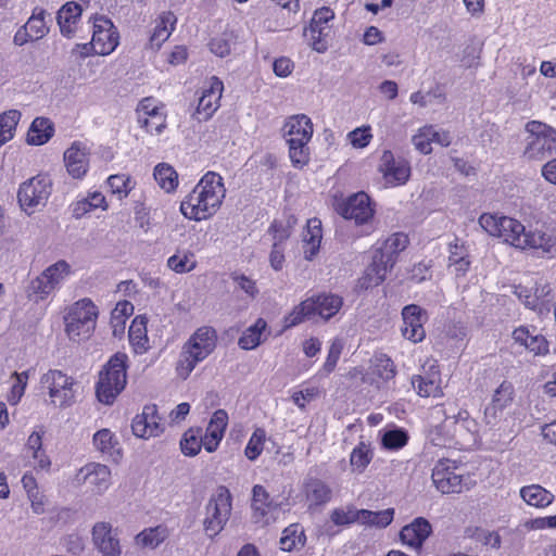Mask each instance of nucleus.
Instances as JSON below:
<instances>
[{
  "mask_svg": "<svg viewBox=\"0 0 556 556\" xmlns=\"http://www.w3.org/2000/svg\"><path fill=\"white\" fill-rule=\"evenodd\" d=\"M92 542L103 556H119L122 553L117 530L109 522H97L92 528Z\"/></svg>",
  "mask_w": 556,
  "mask_h": 556,
  "instance_id": "obj_14",
  "label": "nucleus"
},
{
  "mask_svg": "<svg viewBox=\"0 0 556 556\" xmlns=\"http://www.w3.org/2000/svg\"><path fill=\"white\" fill-rule=\"evenodd\" d=\"M87 470L85 480L88 484L93 485L96 492L102 493L109 488L111 470L102 464H90L85 468Z\"/></svg>",
  "mask_w": 556,
  "mask_h": 556,
  "instance_id": "obj_31",
  "label": "nucleus"
},
{
  "mask_svg": "<svg viewBox=\"0 0 556 556\" xmlns=\"http://www.w3.org/2000/svg\"><path fill=\"white\" fill-rule=\"evenodd\" d=\"M92 41L98 46L97 54L108 55L118 45V33L110 18L97 15L93 18Z\"/></svg>",
  "mask_w": 556,
  "mask_h": 556,
  "instance_id": "obj_12",
  "label": "nucleus"
},
{
  "mask_svg": "<svg viewBox=\"0 0 556 556\" xmlns=\"http://www.w3.org/2000/svg\"><path fill=\"white\" fill-rule=\"evenodd\" d=\"M332 522L337 526H345L352 522H359V509L354 507H348V509L336 508L332 510L330 516Z\"/></svg>",
  "mask_w": 556,
  "mask_h": 556,
  "instance_id": "obj_55",
  "label": "nucleus"
},
{
  "mask_svg": "<svg viewBox=\"0 0 556 556\" xmlns=\"http://www.w3.org/2000/svg\"><path fill=\"white\" fill-rule=\"evenodd\" d=\"M153 175L160 187L166 192L175 190L178 185V175L168 164L156 165Z\"/></svg>",
  "mask_w": 556,
  "mask_h": 556,
  "instance_id": "obj_40",
  "label": "nucleus"
},
{
  "mask_svg": "<svg viewBox=\"0 0 556 556\" xmlns=\"http://www.w3.org/2000/svg\"><path fill=\"white\" fill-rule=\"evenodd\" d=\"M89 151L81 142H74L64 152V163L67 173L74 179L83 178L89 168Z\"/></svg>",
  "mask_w": 556,
  "mask_h": 556,
  "instance_id": "obj_17",
  "label": "nucleus"
},
{
  "mask_svg": "<svg viewBox=\"0 0 556 556\" xmlns=\"http://www.w3.org/2000/svg\"><path fill=\"white\" fill-rule=\"evenodd\" d=\"M138 122L152 135H160L166 127L165 116L160 113L151 117L139 115Z\"/></svg>",
  "mask_w": 556,
  "mask_h": 556,
  "instance_id": "obj_59",
  "label": "nucleus"
},
{
  "mask_svg": "<svg viewBox=\"0 0 556 556\" xmlns=\"http://www.w3.org/2000/svg\"><path fill=\"white\" fill-rule=\"evenodd\" d=\"M43 274L47 275L55 288L60 281L70 274V265L65 261H59L49 266Z\"/></svg>",
  "mask_w": 556,
  "mask_h": 556,
  "instance_id": "obj_58",
  "label": "nucleus"
},
{
  "mask_svg": "<svg viewBox=\"0 0 556 556\" xmlns=\"http://www.w3.org/2000/svg\"><path fill=\"white\" fill-rule=\"evenodd\" d=\"M127 355L114 354L99 374L96 395L102 404L111 405L127 383Z\"/></svg>",
  "mask_w": 556,
  "mask_h": 556,
  "instance_id": "obj_2",
  "label": "nucleus"
},
{
  "mask_svg": "<svg viewBox=\"0 0 556 556\" xmlns=\"http://www.w3.org/2000/svg\"><path fill=\"white\" fill-rule=\"evenodd\" d=\"M202 446L203 440L201 428H190L185 432L180 441V448L186 456H195L201 451Z\"/></svg>",
  "mask_w": 556,
  "mask_h": 556,
  "instance_id": "obj_43",
  "label": "nucleus"
},
{
  "mask_svg": "<svg viewBox=\"0 0 556 556\" xmlns=\"http://www.w3.org/2000/svg\"><path fill=\"white\" fill-rule=\"evenodd\" d=\"M402 334L405 339L417 343L425 339L424 324L427 320V312L416 304L406 305L402 309Z\"/></svg>",
  "mask_w": 556,
  "mask_h": 556,
  "instance_id": "obj_13",
  "label": "nucleus"
},
{
  "mask_svg": "<svg viewBox=\"0 0 556 556\" xmlns=\"http://www.w3.org/2000/svg\"><path fill=\"white\" fill-rule=\"evenodd\" d=\"M264 438L265 433L262 429H257L253 432L244 451L245 456L250 460H254L261 455L264 445Z\"/></svg>",
  "mask_w": 556,
  "mask_h": 556,
  "instance_id": "obj_56",
  "label": "nucleus"
},
{
  "mask_svg": "<svg viewBox=\"0 0 556 556\" xmlns=\"http://www.w3.org/2000/svg\"><path fill=\"white\" fill-rule=\"evenodd\" d=\"M271 502L269 500L268 492L262 485H254L253 488V497H252V507L260 511L262 516L266 514V508H269Z\"/></svg>",
  "mask_w": 556,
  "mask_h": 556,
  "instance_id": "obj_57",
  "label": "nucleus"
},
{
  "mask_svg": "<svg viewBox=\"0 0 556 556\" xmlns=\"http://www.w3.org/2000/svg\"><path fill=\"white\" fill-rule=\"evenodd\" d=\"M202 361L204 359L200 358L197 353H193L185 346L176 367L178 376L182 379H187L195 365Z\"/></svg>",
  "mask_w": 556,
  "mask_h": 556,
  "instance_id": "obj_48",
  "label": "nucleus"
},
{
  "mask_svg": "<svg viewBox=\"0 0 556 556\" xmlns=\"http://www.w3.org/2000/svg\"><path fill=\"white\" fill-rule=\"evenodd\" d=\"M527 146L525 156L529 160L542 161L556 153V130L540 121L526 124Z\"/></svg>",
  "mask_w": 556,
  "mask_h": 556,
  "instance_id": "obj_4",
  "label": "nucleus"
},
{
  "mask_svg": "<svg viewBox=\"0 0 556 556\" xmlns=\"http://www.w3.org/2000/svg\"><path fill=\"white\" fill-rule=\"evenodd\" d=\"M431 532L432 527L430 522L422 517H418L402 528L400 539L404 544L420 548Z\"/></svg>",
  "mask_w": 556,
  "mask_h": 556,
  "instance_id": "obj_19",
  "label": "nucleus"
},
{
  "mask_svg": "<svg viewBox=\"0 0 556 556\" xmlns=\"http://www.w3.org/2000/svg\"><path fill=\"white\" fill-rule=\"evenodd\" d=\"M334 17L333 11L328 7H323L314 12L309 26L304 29V36L312 42V48L317 52H324L327 49L323 37L330 31L329 22Z\"/></svg>",
  "mask_w": 556,
  "mask_h": 556,
  "instance_id": "obj_10",
  "label": "nucleus"
},
{
  "mask_svg": "<svg viewBox=\"0 0 556 556\" xmlns=\"http://www.w3.org/2000/svg\"><path fill=\"white\" fill-rule=\"evenodd\" d=\"M93 444L98 451L112 455L117 442L109 429H101L94 433Z\"/></svg>",
  "mask_w": 556,
  "mask_h": 556,
  "instance_id": "obj_53",
  "label": "nucleus"
},
{
  "mask_svg": "<svg viewBox=\"0 0 556 556\" xmlns=\"http://www.w3.org/2000/svg\"><path fill=\"white\" fill-rule=\"evenodd\" d=\"M54 127L52 122L46 117H36L28 130L27 142L33 146H41L53 136Z\"/></svg>",
  "mask_w": 556,
  "mask_h": 556,
  "instance_id": "obj_29",
  "label": "nucleus"
},
{
  "mask_svg": "<svg viewBox=\"0 0 556 556\" xmlns=\"http://www.w3.org/2000/svg\"><path fill=\"white\" fill-rule=\"evenodd\" d=\"M555 245L553 238L542 231H526L517 239L516 248L519 249H541L543 252L548 253Z\"/></svg>",
  "mask_w": 556,
  "mask_h": 556,
  "instance_id": "obj_28",
  "label": "nucleus"
},
{
  "mask_svg": "<svg viewBox=\"0 0 556 556\" xmlns=\"http://www.w3.org/2000/svg\"><path fill=\"white\" fill-rule=\"evenodd\" d=\"M521 498L531 506L543 508L551 505L554 494L540 484H531L520 489Z\"/></svg>",
  "mask_w": 556,
  "mask_h": 556,
  "instance_id": "obj_30",
  "label": "nucleus"
},
{
  "mask_svg": "<svg viewBox=\"0 0 556 556\" xmlns=\"http://www.w3.org/2000/svg\"><path fill=\"white\" fill-rule=\"evenodd\" d=\"M134 313V305L128 301H121L116 304L112 312V323L116 321V326L125 324V318Z\"/></svg>",
  "mask_w": 556,
  "mask_h": 556,
  "instance_id": "obj_64",
  "label": "nucleus"
},
{
  "mask_svg": "<svg viewBox=\"0 0 556 556\" xmlns=\"http://www.w3.org/2000/svg\"><path fill=\"white\" fill-rule=\"evenodd\" d=\"M380 169L390 182L404 184L409 177V166L404 161H395L391 151H384Z\"/></svg>",
  "mask_w": 556,
  "mask_h": 556,
  "instance_id": "obj_23",
  "label": "nucleus"
},
{
  "mask_svg": "<svg viewBox=\"0 0 556 556\" xmlns=\"http://www.w3.org/2000/svg\"><path fill=\"white\" fill-rule=\"evenodd\" d=\"M498 230V238H502L505 242L516 247L517 239H519L523 232L525 226L511 217L501 216Z\"/></svg>",
  "mask_w": 556,
  "mask_h": 556,
  "instance_id": "obj_35",
  "label": "nucleus"
},
{
  "mask_svg": "<svg viewBox=\"0 0 556 556\" xmlns=\"http://www.w3.org/2000/svg\"><path fill=\"white\" fill-rule=\"evenodd\" d=\"M477 424L469 417L467 410H460L456 416L446 417L443 422L431 431V440L435 445L469 443L475 439Z\"/></svg>",
  "mask_w": 556,
  "mask_h": 556,
  "instance_id": "obj_3",
  "label": "nucleus"
},
{
  "mask_svg": "<svg viewBox=\"0 0 556 556\" xmlns=\"http://www.w3.org/2000/svg\"><path fill=\"white\" fill-rule=\"evenodd\" d=\"M372 459V451L365 442L354 447L350 456V464L354 471L363 472Z\"/></svg>",
  "mask_w": 556,
  "mask_h": 556,
  "instance_id": "obj_44",
  "label": "nucleus"
},
{
  "mask_svg": "<svg viewBox=\"0 0 556 556\" xmlns=\"http://www.w3.org/2000/svg\"><path fill=\"white\" fill-rule=\"evenodd\" d=\"M467 480L443 463H439L432 470V481L443 494L460 493L464 488L468 489Z\"/></svg>",
  "mask_w": 556,
  "mask_h": 556,
  "instance_id": "obj_16",
  "label": "nucleus"
},
{
  "mask_svg": "<svg viewBox=\"0 0 556 556\" xmlns=\"http://www.w3.org/2000/svg\"><path fill=\"white\" fill-rule=\"evenodd\" d=\"M394 517V509L388 508L380 511H371L368 509H359V523L376 527L386 528L389 526Z\"/></svg>",
  "mask_w": 556,
  "mask_h": 556,
  "instance_id": "obj_37",
  "label": "nucleus"
},
{
  "mask_svg": "<svg viewBox=\"0 0 556 556\" xmlns=\"http://www.w3.org/2000/svg\"><path fill=\"white\" fill-rule=\"evenodd\" d=\"M185 346L205 359L216 346V331L212 327H201Z\"/></svg>",
  "mask_w": 556,
  "mask_h": 556,
  "instance_id": "obj_21",
  "label": "nucleus"
},
{
  "mask_svg": "<svg viewBox=\"0 0 556 556\" xmlns=\"http://www.w3.org/2000/svg\"><path fill=\"white\" fill-rule=\"evenodd\" d=\"M218 99L212 97L211 94L203 91L202 96L199 99L195 114L198 115L199 121L208 119L212 114L216 111L218 106Z\"/></svg>",
  "mask_w": 556,
  "mask_h": 556,
  "instance_id": "obj_52",
  "label": "nucleus"
},
{
  "mask_svg": "<svg viewBox=\"0 0 556 556\" xmlns=\"http://www.w3.org/2000/svg\"><path fill=\"white\" fill-rule=\"evenodd\" d=\"M96 305L87 299L77 302L65 317L66 333L71 340L88 339L96 328Z\"/></svg>",
  "mask_w": 556,
  "mask_h": 556,
  "instance_id": "obj_5",
  "label": "nucleus"
},
{
  "mask_svg": "<svg viewBox=\"0 0 556 556\" xmlns=\"http://www.w3.org/2000/svg\"><path fill=\"white\" fill-rule=\"evenodd\" d=\"M51 193V180L46 176H36L23 182L17 192L21 207L30 214L35 208L45 206Z\"/></svg>",
  "mask_w": 556,
  "mask_h": 556,
  "instance_id": "obj_7",
  "label": "nucleus"
},
{
  "mask_svg": "<svg viewBox=\"0 0 556 556\" xmlns=\"http://www.w3.org/2000/svg\"><path fill=\"white\" fill-rule=\"evenodd\" d=\"M46 14V10L36 8L24 26L26 30L29 29L35 39L42 38L49 30L45 21Z\"/></svg>",
  "mask_w": 556,
  "mask_h": 556,
  "instance_id": "obj_47",
  "label": "nucleus"
},
{
  "mask_svg": "<svg viewBox=\"0 0 556 556\" xmlns=\"http://www.w3.org/2000/svg\"><path fill=\"white\" fill-rule=\"evenodd\" d=\"M177 18L173 12H165L160 16L151 37L150 45L152 48H160L164 41L170 36Z\"/></svg>",
  "mask_w": 556,
  "mask_h": 556,
  "instance_id": "obj_32",
  "label": "nucleus"
},
{
  "mask_svg": "<svg viewBox=\"0 0 556 556\" xmlns=\"http://www.w3.org/2000/svg\"><path fill=\"white\" fill-rule=\"evenodd\" d=\"M513 387L508 382H503L494 392L492 403L505 408L513 400Z\"/></svg>",
  "mask_w": 556,
  "mask_h": 556,
  "instance_id": "obj_62",
  "label": "nucleus"
},
{
  "mask_svg": "<svg viewBox=\"0 0 556 556\" xmlns=\"http://www.w3.org/2000/svg\"><path fill=\"white\" fill-rule=\"evenodd\" d=\"M108 185L113 193L119 194L121 199L127 197L134 187L130 177L126 175H111L108 178Z\"/></svg>",
  "mask_w": 556,
  "mask_h": 556,
  "instance_id": "obj_54",
  "label": "nucleus"
},
{
  "mask_svg": "<svg viewBox=\"0 0 556 556\" xmlns=\"http://www.w3.org/2000/svg\"><path fill=\"white\" fill-rule=\"evenodd\" d=\"M287 142L304 141L309 142L313 136V123L311 118L304 114L290 117L283 126Z\"/></svg>",
  "mask_w": 556,
  "mask_h": 556,
  "instance_id": "obj_20",
  "label": "nucleus"
},
{
  "mask_svg": "<svg viewBox=\"0 0 556 556\" xmlns=\"http://www.w3.org/2000/svg\"><path fill=\"white\" fill-rule=\"evenodd\" d=\"M513 337L516 342L526 346L528 350L534 352L535 354H544L548 351L547 341L545 338L542 336L531 334L530 331L525 327L516 329L513 332Z\"/></svg>",
  "mask_w": 556,
  "mask_h": 556,
  "instance_id": "obj_34",
  "label": "nucleus"
},
{
  "mask_svg": "<svg viewBox=\"0 0 556 556\" xmlns=\"http://www.w3.org/2000/svg\"><path fill=\"white\" fill-rule=\"evenodd\" d=\"M372 372L380 379L389 381L396 375V367L393 361L386 354H376L372 359Z\"/></svg>",
  "mask_w": 556,
  "mask_h": 556,
  "instance_id": "obj_42",
  "label": "nucleus"
},
{
  "mask_svg": "<svg viewBox=\"0 0 556 556\" xmlns=\"http://www.w3.org/2000/svg\"><path fill=\"white\" fill-rule=\"evenodd\" d=\"M321 241V226L317 218L307 222L306 233L304 235V255L312 260L318 252Z\"/></svg>",
  "mask_w": 556,
  "mask_h": 556,
  "instance_id": "obj_33",
  "label": "nucleus"
},
{
  "mask_svg": "<svg viewBox=\"0 0 556 556\" xmlns=\"http://www.w3.org/2000/svg\"><path fill=\"white\" fill-rule=\"evenodd\" d=\"M42 388L48 389L51 402L59 407H68L74 403V379L61 370L50 369L40 379Z\"/></svg>",
  "mask_w": 556,
  "mask_h": 556,
  "instance_id": "obj_8",
  "label": "nucleus"
},
{
  "mask_svg": "<svg viewBox=\"0 0 556 556\" xmlns=\"http://www.w3.org/2000/svg\"><path fill=\"white\" fill-rule=\"evenodd\" d=\"M408 243V237L403 232L390 236L375 252L372 262L362 278V287L367 289L382 283L388 271L395 265L397 255L407 248Z\"/></svg>",
  "mask_w": 556,
  "mask_h": 556,
  "instance_id": "obj_1",
  "label": "nucleus"
},
{
  "mask_svg": "<svg viewBox=\"0 0 556 556\" xmlns=\"http://www.w3.org/2000/svg\"><path fill=\"white\" fill-rule=\"evenodd\" d=\"M336 211L345 219H354L357 225L367 223L374 216L370 198L363 191L338 202Z\"/></svg>",
  "mask_w": 556,
  "mask_h": 556,
  "instance_id": "obj_9",
  "label": "nucleus"
},
{
  "mask_svg": "<svg viewBox=\"0 0 556 556\" xmlns=\"http://www.w3.org/2000/svg\"><path fill=\"white\" fill-rule=\"evenodd\" d=\"M167 266L177 274H184L193 270L197 266V262L192 252L177 251L176 254L167 260Z\"/></svg>",
  "mask_w": 556,
  "mask_h": 556,
  "instance_id": "obj_41",
  "label": "nucleus"
},
{
  "mask_svg": "<svg viewBox=\"0 0 556 556\" xmlns=\"http://www.w3.org/2000/svg\"><path fill=\"white\" fill-rule=\"evenodd\" d=\"M267 324L263 318H258L254 325L250 326L240 337L238 344L243 350H253L262 342V333Z\"/></svg>",
  "mask_w": 556,
  "mask_h": 556,
  "instance_id": "obj_38",
  "label": "nucleus"
},
{
  "mask_svg": "<svg viewBox=\"0 0 556 556\" xmlns=\"http://www.w3.org/2000/svg\"><path fill=\"white\" fill-rule=\"evenodd\" d=\"M303 493L312 506H323L331 501L332 490L321 479L306 477L303 483Z\"/></svg>",
  "mask_w": 556,
  "mask_h": 556,
  "instance_id": "obj_22",
  "label": "nucleus"
},
{
  "mask_svg": "<svg viewBox=\"0 0 556 556\" xmlns=\"http://www.w3.org/2000/svg\"><path fill=\"white\" fill-rule=\"evenodd\" d=\"M146 324L147 321L144 317H136L128 330L129 341L139 350H146V344L148 342Z\"/></svg>",
  "mask_w": 556,
  "mask_h": 556,
  "instance_id": "obj_46",
  "label": "nucleus"
},
{
  "mask_svg": "<svg viewBox=\"0 0 556 556\" xmlns=\"http://www.w3.org/2000/svg\"><path fill=\"white\" fill-rule=\"evenodd\" d=\"M54 289L51 280L43 273L30 282V290L33 293L39 294L40 299L50 294Z\"/></svg>",
  "mask_w": 556,
  "mask_h": 556,
  "instance_id": "obj_63",
  "label": "nucleus"
},
{
  "mask_svg": "<svg viewBox=\"0 0 556 556\" xmlns=\"http://www.w3.org/2000/svg\"><path fill=\"white\" fill-rule=\"evenodd\" d=\"M429 131H431V126H425L412 139L415 148L424 154H429L432 151L429 136L433 137V135Z\"/></svg>",
  "mask_w": 556,
  "mask_h": 556,
  "instance_id": "obj_60",
  "label": "nucleus"
},
{
  "mask_svg": "<svg viewBox=\"0 0 556 556\" xmlns=\"http://www.w3.org/2000/svg\"><path fill=\"white\" fill-rule=\"evenodd\" d=\"M434 365L430 367V372L426 376L416 375L412 378V386L420 396H440L442 394L440 382V372L434 370Z\"/></svg>",
  "mask_w": 556,
  "mask_h": 556,
  "instance_id": "obj_26",
  "label": "nucleus"
},
{
  "mask_svg": "<svg viewBox=\"0 0 556 556\" xmlns=\"http://www.w3.org/2000/svg\"><path fill=\"white\" fill-rule=\"evenodd\" d=\"M203 521L204 530L210 536L217 535L225 527L231 513V494L226 486H218L211 496Z\"/></svg>",
  "mask_w": 556,
  "mask_h": 556,
  "instance_id": "obj_6",
  "label": "nucleus"
},
{
  "mask_svg": "<svg viewBox=\"0 0 556 556\" xmlns=\"http://www.w3.org/2000/svg\"><path fill=\"white\" fill-rule=\"evenodd\" d=\"M200 192L201 191L197 185L180 204V211L182 215L189 219L198 222L207 219L214 215L207 214V212L202 206L205 204L204 201L206 200L203 194H200Z\"/></svg>",
  "mask_w": 556,
  "mask_h": 556,
  "instance_id": "obj_25",
  "label": "nucleus"
},
{
  "mask_svg": "<svg viewBox=\"0 0 556 556\" xmlns=\"http://www.w3.org/2000/svg\"><path fill=\"white\" fill-rule=\"evenodd\" d=\"M408 440L406 431L403 429L387 430L381 438L382 446L387 450H399L403 447Z\"/></svg>",
  "mask_w": 556,
  "mask_h": 556,
  "instance_id": "obj_50",
  "label": "nucleus"
},
{
  "mask_svg": "<svg viewBox=\"0 0 556 556\" xmlns=\"http://www.w3.org/2000/svg\"><path fill=\"white\" fill-rule=\"evenodd\" d=\"M81 7L76 2H66L58 11L56 21L63 36L71 38L75 33L74 25L81 15Z\"/></svg>",
  "mask_w": 556,
  "mask_h": 556,
  "instance_id": "obj_27",
  "label": "nucleus"
},
{
  "mask_svg": "<svg viewBox=\"0 0 556 556\" xmlns=\"http://www.w3.org/2000/svg\"><path fill=\"white\" fill-rule=\"evenodd\" d=\"M308 142L304 141H292L289 142V156L295 167H303L309 161V149Z\"/></svg>",
  "mask_w": 556,
  "mask_h": 556,
  "instance_id": "obj_49",
  "label": "nucleus"
},
{
  "mask_svg": "<svg viewBox=\"0 0 556 556\" xmlns=\"http://www.w3.org/2000/svg\"><path fill=\"white\" fill-rule=\"evenodd\" d=\"M280 547L282 551L291 552L292 549L296 548L298 546H303L305 543V535L303 528L298 525H290L287 527L283 532L282 536L280 539Z\"/></svg>",
  "mask_w": 556,
  "mask_h": 556,
  "instance_id": "obj_39",
  "label": "nucleus"
},
{
  "mask_svg": "<svg viewBox=\"0 0 556 556\" xmlns=\"http://www.w3.org/2000/svg\"><path fill=\"white\" fill-rule=\"evenodd\" d=\"M198 187L201 191L200 194H203L206 200L202 206L207 214H215L226 195L223 178L214 172H207L199 181Z\"/></svg>",
  "mask_w": 556,
  "mask_h": 556,
  "instance_id": "obj_11",
  "label": "nucleus"
},
{
  "mask_svg": "<svg viewBox=\"0 0 556 556\" xmlns=\"http://www.w3.org/2000/svg\"><path fill=\"white\" fill-rule=\"evenodd\" d=\"M313 302V315H318L325 320L333 317L342 307L343 299L332 293H323L308 298Z\"/></svg>",
  "mask_w": 556,
  "mask_h": 556,
  "instance_id": "obj_24",
  "label": "nucleus"
},
{
  "mask_svg": "<svg viewBox=\"0 0 556 556\" xmlns=\"http://www.w3.org/2000/svg\"><path fill=\"white\" fill-rule=\"evenodd\" d=\"M164 540V530L159 527L147 529L136 536L137 544L151 548L159 546Z\"/></svg>",
  "mask_w": 556,
  "mask_h": 556,
  "instance_id": "obj_51",
  "label": "nucleus"
},
{
  "mask_svg": "<svg viewBox=\"0 0 556 556\" xmlns=\"http://www.w3.org/2000/svg\"><path fill=\"white\" fill-rule=\"evenodd\" d=\"M230 37L229 34H223L211 39L208 43L211 52L220 58L228 55L230 53Z\"/></svg>",
  "mask_w": 556,
  "mask_h": 556,
  "instance_id": "obj_61",
  "label": "nucleus"
},
{
  "mask_svg": "<svg viewBox=\"0 0 556 556\" xmlns=\"http://www.w3.org/2000/svg\"><path fill=\"white\" fill-rule=\"evenodd\" d=\"M313 302L308 301V299L301 302L299 305L294 306L292 312L285 317V328L294 327L305 319H309L314 317L313 315Z\"/></svg>",
  "mask_w": 556,
  "mask_h": 556,
  "instance_id": "obj_45",
  "label": "nucleus"
},
{
  "mask_svg": "<svg viewBox=\"0 0 556 556\" xmlns=\"http://www.w3.org/2000/svg\"><path fill=\"white\" fill-rule=\"evenodd\" d=\"M160 420L156 405H146L142 413L132 419V433L142 439L156 437L163 431Z\"/></svg>",
  "mask_w": 556,
  "mask_h": 556,
  "instance_id": "obj_15",
  "label": "nucleus"
},
{
  "mask_svg": "<svg viewBox=\"0 0 556 556\" xmlns=\"http://www.w3.org/2000/svg\"><path fill=\"white\" fill-rule=\"evenodd\" d=\"M228 425V414L225 409H217L206 428L205 434L202 435L203 446L208 452L212 453L216 451L224 437V432Z\"/></svg>",
  "mask_w": 556,
  "mask_h": 556,
  "instance_id": "obj_18",
  "label": "nucleus"
},
{
  "mask_svg": "<svg viewBox=\"0 0 556 556\" xmlns=\"http://www.w3.org/2000/svg\"><path fill=\"white\" fill-rule=\"evenodd\" d=\"M21 116L18 110H9L0 114V147L13 139Z\"/></svg>",
  "mask_w": 556,
  "mask_h": 556,
  "instance_id": "obj_36",
  "label": "nucleus"
}]
</instances>
